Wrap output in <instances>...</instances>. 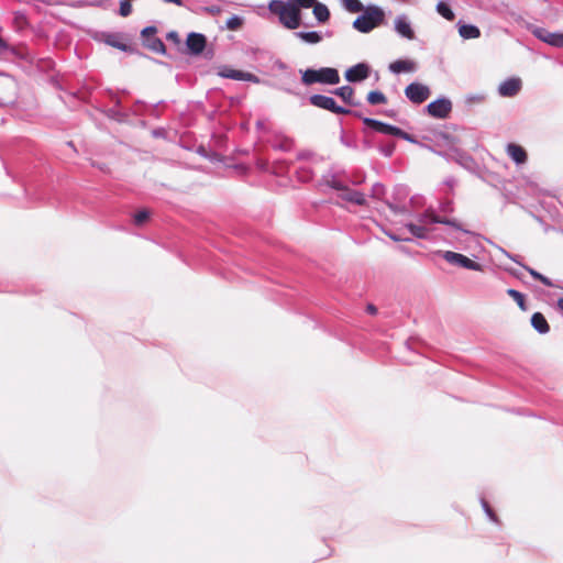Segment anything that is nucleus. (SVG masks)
<instances>
[{
    "label": "nucleus",
    "mask_w": 563,
    "mask_h": 563,
    "mask_svg": "<svg viewBox=\"0 0 563 563\" xmlns=\"http://www.w3.org/2000/svg\"><path fill=\"white\" fill-rule=\"evenodd\" d=\"M269 11L277 15L279 22L289 30H295L300 26L301 12L291 2H284L282 0H272L268 3Z\"/></svg>",
    "instance_id": "nucleus-1"
},
{
    "label": "nucleus",
    "mask_w": 563,
    "mask_h": 563,
    "mask_svg": "<svg viewBox=\"0 0 563 563\" xmlns=\"http://www.w3.org/2000/svg\"><path fill=\"white\" fill-rule=\"evenodd\" d=\"M385 20L384 11L376 5H368L363 10V14L353 22V27L362 33H368L375 27L382 25Z\"/></svg>",
    "instance_id": "nucleus-2"
},
{
    "label": "nucleus",
    "mask_w": 563,
    "mask_h": 563,
    "mask_svg": "<svg viewBox=\"0 0 563 563\" xmlns=\"http://www.w3.org/2000/svg\"><path fill=\"white\" fill-rule=\"evenodd\" d=\"M301 81L307 85L325 84L336 85L340 82V75L335 68L323 67L320 69H306L302 71Z\"/></svg>",
    "instance_id": "nucleus-3"
},
{
    "label": "nucleus",
    "mask_w": 563,
    "mask_h": 563,
    "mask_svg": "<svg viewBox=\"0 0 563 563\" xmlns=\"http://www.w3.org/2000/svg\"><path fill=\"white\" fill-rule=\"evenodd\" d=\"M406 97L416 104L423 103L431 95L428 86L420 82H411L405 88Z\"/></svg>",
    "instance_id": "nucleus-4"
},
{
    "label": "nucleus",
    "mask_w": 563,
    "mask_h": 563,
    "mask_svg": "<svg viewBox=\"0 0 563 563\" xmlns=\"http://www.w3.org/2000/svg\"><path fill=\"white\" fill-rule=\"evenodd\" d=\"M452 111V102L449 99H438L427 106L429 115L437 119H446Z\"/></svg>",
    "instance_id": "nucleus-5"
},
{
    "label": "nucleus",
    "mask_w": 563,
    "mask_h": 563,
    "mask_svg": "<svg viewBox=\"0 0 563 563\" xmlns=\"http://www.w3.org/2000/svg\"><path fill=\"white\" fill-rule=\"evenodd\" d=\"M443 257L450 264L459 265V266H462L464 268L472 269V271H482V265L479 263L468 258L467 256H465L463 254L446 251L443 254Z\"/></svg>",
    "instance_id": "nucleus-6"
},
{
    "label": "nucleus",
    "mask_w": 563,
    "mask_h": 563,
    "mask_svg": "<svg viewBox=\"0 0 563 563\" xmlns=\"http://www.w3.org/2000/svg\"><path fill=\"white\" fill-rule=\"evenodd\" d=\"M533 34L551 46L563 48V33L550 32L547 29L537 27L533 30Z\"/></svg>",
    "instance_id": "nucleus-7"
},
{
    "label": "nucleus",
    "mask_w": 563,
    "mask_h": 563,
    "mask_svg": "<svg viewBox=\"0 0 563 563\" xmlns=\"http://www.w3.org/2000/svg\"><path fill=\"white\" fill-rule=\"evenodd\" d=\"M218 75L223 78H230V79H234V80H245V81L258 82V78L255 75H253L251 73H245L242 70L232 69L227 66L221 67L218 71Z\"/></svg>",
    "instance_id": "nucleus-8"
},
{
    "label": "nucleus",
    "mask_w": 563,
    "mask_h": 563,
    "mask_svg": "<svg viewBox=\"0 0 563 563\" xmlns=\"http://www.w3.org/2000/svg\"><path fill=\"white\" fill-rule=\"evenodd\" d=\"M369 76V66L365 63L356 64L345 71V78L350 82H357Z\"/></svg>",
    "instance_id": "nucleus-9"
},
{
    "label": "nucleus",
    "mask_w": 563,
    "mask_h": 563,
    "mask_svg": "<svg viewBox=\"0 0 563 563\" xmlns=\"http://www.w3.org/2000/svg\"><path fill=\"white\" fill-rule=\"evenodd\" d=\"M207 44L206 36L200 33H190L187 36L186 46L192 55H199L203 52Z\"/></svg>",
    "instance_id": "nucleus-10"
},
{
    "label": "nucleus",
    "mask_w": 563,
    "mask_h": 563,
    "mask_svg": "<svg viewBox=\"0 0 563 563\" xmlns=\"http://www.w3.org/2000/svg\"><path fill=\"white\" fill-rule=\"evenodd\" d=\"M363 122L368 128H372L375 131L384 133V134H389V135L397 136L398 133H400V129L399 128L390 125V124H387V123H384V122H380V121L375 120V119L364 118Z\"/></svg>",
    "instance_id": "nucleus-11"
},
{
    "label": "nucleus",
    "mask_w": 563,
    "mask_h": 563,
    "mask_svg": "<svg viewBox=\"0 0 563 563\" xmlns=\"http://www.w3.org/2000/svg\"><path fill=\"white\" fill-rule=\"evenodd\" d=\"M419 222L420 223H426V224H427V222L442 223V224H446V225L453 227L455 229H461L460 224L456 222V220L441 218V217L437 216L434 213V211L431 210V209H428V210L424 211V213L420 217Z\"/></svg>",
    "instance_id": "nucleus-12"
},
{
    "label": "nucleus",
    "mask_w": 563,
    "mask_h": 563,
    "mask_svg": "<svg viewBox=\"0 0 563 563\" xmlns=\"http://www.w3.org/2000/svg\"><path fill=\"white\" fill-rule=\"evenodd\" d=\"M339 198H341L344 201L357 205V206H364L366 205V198L365 195L361 191L351 189L346 187L342 194H339Z\"/></svg>",
    "instance_id": "nucleus-13"
},
{
    "label": "nucleus",
    "mask_w": 563,
    "mask_h": 563,
    "mask_svg": "<svg viewBox=\"0 0 563 563\" xmlns=\"http://www.w3.org/2000/svg\"><path fill=\"white\" fill-rule=\"evenodd\" d=\"M521 81L517 78H510L499 86V93L504 97H512L519 92Z\"/></svg>",
    "instance_id": "nucleus-14"
},
{
    "label": "nucleus",
    "mask_w": 563,
    "mask_h": 563,
    "mask_svg": "<svg viewBox=\"0 0 563 563\" xmlns=\"http://www.w3.org/2000/svg\"><path fill=\"white\" fill-rule=\"evenodd\" d=\"M309 101L312 106L329 110L331 112L336 103L333 98L323 95H312L309 98Z\"/></svg>",
    "instance_id": "nucleus-15"
},
{
    "label": "nucleus",
    "mask_w": 563,
    "mask_h": 563,
    "mask_svg": "<svg viewBox=\"0 0 563 563\" xmlns=\"http://www.w3.org/2000/svg\"><path fill=\"white\" fill-rule=\"evenodd\" d=\"M508 155L515 161L517 164H525L527 162L528 155L526 150L515 143H510L507 145Z\"/></svg>",
    "instance_id": "nucleus-16"
},
{
    "label": "nucleus",
    "mask_w": 563,
    "mask_h": 563,
    "mask_svg": "<svg viewBox=\"0 0 563 563\" xmlns=\"http://www.w3.org/2000/svg\"><path fill=\"white\" fill-rule=\"evenodd\" d=\"M389 69L395 74L409 73L416 69V64L408 59H398L389 65Z\"/></svg>",
    "instance_id": "nucleus-17"
},
{
    "label": "nucleus",
    "mask_w": 563,
    "mask_h": 563,
    "mask_svg": "<svg viewBox=\"0 0 563 563\" xmlns=\"http://www.w3.org/2000/svg\"><path fill=\"white\" fill-rule=\"evenodd\" d=\"M531 324L539 333H547L550 330V325L541 312H534L531 317Z\"/></svg>",
    "instance_id": "nucleus-18"
},
{
    "label": "nucleus",
    "mask_w": 563,
    "mask_h": 563,
    "mask_svg": "<svg viewBox=\"0 0 563 563\" xmlns=\"http://www.w3.org/2000/svg\"><path fill=\"white\" fill-rule=\"evenodd\" d=\"M395 29L401 36L408 40H412L415 37V33L410 24L404 18H398L395 21Z\"/></svg>",
    "instance_id": "nucleus-19"
},
{
    "label": "nucleus",
    "mask_w": 563,
    "mask_h": 563,
    "mask_svg": "<svg viewBox=\"0 0 563 563\" xmlns=\"http://www.w3.org/2000/svg\"><path fill=\"white\" fill-rule=\"evenodd\" d=\"M459 34L465 40L478 38L481 36V31L475 25L462 24L459 27Z\"/></svg>",
    "instance_id": "nucleus-20"
},
{
    "label": "nucleus",
    "mask_w": 563,
    "mask_h": 563,
    "mask_svg": "<svg viewBox=\"0 0 563 563\" xmlns=\"http://www.w3.org/2000/svg\"><path fill=\"white\" fill-rule=\"evenodd\" d=\"M313 9V15L320 23H325L330 19V11L323 3L316 2Z\"/></svg>",
    "instance_id": "nucleus-21"
},
{
    "label": "nucleus",
    "mask_w": 563,
    "mask_h": 563,
    "mask_svg": "<svg viewBox=\"0 0 563 563\" xmlns=\"http://www.w3.org/2000/svg\"><path fill=\"white\" fill-rule=\"evenodd\" d=\"M333 93L335 96H339L342 98V100L347 104H354L353 98H354V89L350 86H343L340 88H336Z\"/></svg>",
    "instance_id": "nucleus-22"
},
{
    "label": "nucleus",
    "mask_w": 563,
    "mask_h": 563,
    "mask_svg": "<svg viewBox=\"0 0 563 563\" xmlns=\"http://www.w3.org/2000/svg\"><path fill=\"white\" fill-rule=\"evenodd\" d=\"M145 46L155 53H165V44L162 42V40L155 37L154 35L145 40Z\"/></svg>",
    "instance_id": "nucleus-23"
},
{
    "label": "nucleus",
    "mask_w": 563,
    "mask_h": 563,
    "mask_svg": "<svg viewBox=\"0 0 563 563\" xmlns=\"http://www.w3.org/2000/svg\"><path fill=\"white\" fill-rule=\"evenodd\" d=\"M407 228L410 231V233L416 238L424 239L428 235V230L426 228V223H420V224L408 223Z\"/></svg>",
    "instance_id": "nucleus-24"
},
{
    "label": "nucleus",
    "mask_w": 563,
    "mask_h": 563,
    "mask_svg": "<svg viewBox=\"0 0 563 563\" xmlns=\"http://www.w3.org/2000/svg\"><path fill=\"white\" fill-rule=\"evenodd\" d=\"M367 101L368 103L375 106V104H382V103H386L387 102V98L386 96L378 91V90H373V91H369L367 93Z\"/></svg>",
    "instance_id": "nucleus-25"
},
{
    "label": "nucleus",
    "mask_w": 563,
    "mask_h": 563,
    "mask_svg": "<svg viewBox=\"0 0 563 563\" xmlns=\"http://www.w3.org/2000/svg\"><path fill=\"white\" fill-rule=\"evenodd\" d=\"M298 37H300L302 41L310 43V44H317L319 43L322 37L318 32H298L296 34Z\"/></svg>",
    "instance_id": "nucleus-26"
},
{
    "label": "nucleus",
    "mask_w": 563,
    "mask_h": 563,
    "mask_svg": "<svg viewBox=\"0 0 563 563\" xmlns=\"http://www.w3.org/2000/svg\"><path fill=\"white\" fill-rule=\"evenodd\" d=\"M507 294L517 302L518 307L522 311H526L528 309L526 306L525 296L520 291L510 288L507 290Z\"/></svg>",
    "instance_id": "nucleus-27"
},
{
    "label": "nucleus",
    "mask_w": 563,
    "mask_h": 563,
    "mask_svg": "<svg viewBox=\"0 0 563 563\" xmlns=\"http://www.w3.org/2000/svg\"><path fill=\"white\" fill-rule=\"evenodd\" d=\"M437 11L448 21H453L455 18L454 12L451 10L448 3L439 2L437 5Z\"/></svg>",
    "instance_id": "nucleus-28"
},
{
    "label": "nucleus",
    "mask_w": 563,
    "mask_h": 563,
    "mask_svg": "<svg viewBox=\"0 0 563 563\" xmlns=\"http://www.w3.org/2000/svg\"><path fill=\"white\" fill-rule=\"evenodd\" d=\"M343 5L351 13L362 12L365 9L360 0H343Z\"/></svg>",
    "instance_id": "nucleus-29"
},
{
    "label": "nucleus",
    "mask_w": 563,
    "mask_h": 563,
    "mask_svg": "<svg viewBox=\"0 0 563 563\" xmlns=\"http://www.w3.org/2000/svg\"><path fill=\"white\" fill-rule=\"evenodd\" d=\"M526 271H528V273L537 280H540L543 285L548 286V287H552L553 284L552 282L543 276L542 274H540L539 272H537L536 269L529 267V266H523Z\"/></svg>",
    "instance_id": "nucleus-30"
},
{
    "label": "nucleus",
    "mask_w": 563,
    "mask_h": 563,
    "mask_svg": "<svg viewBox=\"0 0 563 563\" xmlns=\"http://www.w3.org/2000/svg\"><path fill=\"white\" fill-rule=\"evenodd\" d=\"M150 218V212L147 210H141V211H137L135 214H134V223L136 225H142L143 223H145Z\"/></svg>",
    "instance_id": "nucleus-31"
},
{
    "label": "nucleus",
    "mask_w": 563,
    "mask_h": 563,
    "mask_svg": "<svg viewBox=\"0 0 563 563\" xmlns=\"http://www.w3.org/2000/svg\"><path fill=\"white\" fill-rule=\"evenodd\" d=\"M243 24V21L241 18L234 15V16H231L228 21H227V27L229 30H232V31H235V30H239Z\"/></svg>",
    "instance_id": "nucleus-32"
},
{
    "label": "nucleus",
    "mask_w": 563,
    "mask_h": 563,
    "mask_svg": "<svg viewBox=\"0 0 563 563\" xmlns=\"http://www.w3.org/2000/svg\"><path fill=\"white\" fill-rule=\"evenodd\" d=\"M290 2L294 5H296L298 8V10H300L301 8H303V9L313 8L317 0H291Z\"/></svg>",
    "instance_id": "nucleus-33"
},
{
    "label": "nucleus",
    "mask_w": 563,
    "mask_h": 563,
    "mask_svg": "<svg viewBox=\"0 0 563 563\" xmlns=\"http://www.w3.org/2000/svg\"><path fill=\"white\" fill-rule=\"evenodd\" d=\"M327 185L335 190L339 191V194H342L343 190L347 187L345 186L342 181L335 179V178H332V179H329L327 180Z\"/></svg>",
    "instance_id": "nucleus-34"
},
{
    "label": "nucleus",
    "mask_w": 563,
    "mask_h": 563,
    "mask_svg": "<svg viewBox=\"0 0 563 563\" xmlns=\"http://www.w3.org/2000/svg\"><path fill=\"white\" fill-rule=\"evenodd\" d=\"M132 11V5L130 3V1L128 0H124V1H121L120 3V14L122 16H128Z\"/></svg>",
    "instance_id": "nucleus-35"
},
{
    "label": "nucleus",
    "mask_w": 563,
    "mask_h": 563,
    "mask_svg": "<svg viewBox=\"0 0 563 563\" xmlns=\"http://www.w3.org/2000/svg\"><path fill=\"white\" fill-rule=\"evenodd\" d=\"M483 507H484L487 516L490 518V520L498 523L499 522L498 517L495 514V511L490 508V506L488 505L487 501L483 500Z\"/></svg>",
    "instance_id": "nucleus-36"
},
{
    "label": "nucleus",
    "mask_w": 563,
    "mask_h": 563,
    "mask_svg": "<svg viewBox=\"0 0 563 563\" xmlns=\"http://www.w3.org/2000/svg\"><path fill=\"white\" fill-rule=\"evenodd\" d=\"M156 27L155 26H147L145 27L143 31H142V36L146 40V38H150L151 36L155 35L156 33Z\"/></svg>",
    "instance_id": "nucleus-37"
},
{
    "label": "nucleus",
    "mask_w": 563,
    "mask_h": 563,
    "mask_svg": "<svg viewBox=\"0 0 563 563\" xmlns=\"http://www.w3.org/2000/svg\"><path fill=\"white\" fill-rule=\"evenodd\" d=\"M397 136H398V137H400V139H404V140L408 141V142L416 143L415 137H413L411 134H409V133H407V132L402 131L401 129H400V133H398V135H397Z\"/></svg>",
    "instance_id": "nucleus-38"
},
{
    "label": "nucleus",
    "mask_w": 563,
    "mask_h": 563,
    "mask_svg": "<svg viewBox=\"0 0 563 563\" xmlns=\"http://www.w3.org/2000/svg\"><path fill=\"white\" fill-rule=\"evenodd\" d=\"M333 113L335 114H350L351 113V110L346 109V108H343V107H340L335 103L333 110H332Z\"/></svg>",
    "instance_id": "nucleus-39"
},
{
    "label": "nucleus",
    "mask_w": 563,
    "mask_h": 563,
    "mask_svg": "<svg viewBox=\"0 0 563 563\" xmlns=\"http://www.w3.org/2000/svg\"><path fill=\"white\" fill-rule=\"evenodd\" d=\"M108 43L110 45H112L113 47H117L119 49H122V51H126L128 49V46L121 42H118L115 40H108Z\"/></svg>",
    "instance_id": "nucleus-40"
},
{
    "label": "nucleus",
    "mask_w": 563,
    "mask_h": 563,
    "mask_svg": "<svg viewBox=\"0 0 563 563\" xmlns=\"http://www.w3.org/2000/svg\"><path fill=\"white\" fill-rule=\"evenodd\" d=\"M167 40L173 41L175 44H180L179 35L176 32H170L167 34Z\"/></svg>",
    "instance_id": "nucleus-41"
},
{
    "label": "nucleus",
    "mask_w": 563,
    "mask_h": 563,
    "mask_svg": "<svg viewBox=\"0 0 563 563\" xmlns=\"http://www.w3.org/2000/svg\"><path fill=\"white\" fill-rule=\"evenodd\" d=\"M366 311L371 314H376L377 313V308L372 305V303H368L367 307H366Z\"/></svg>",
    "instance_id": "nucleus-42"
},
{
    "label": "nucleus",
    "mask_w": 563,
    "mask_h": 563,
    "mask_svg": "<svg viewBox=\"0 0 563 563\" xmlns=\"http://www.w3.org/2000/svg\"><path fill=\"white\" fill-rule=\"evenodd\" d=\"M8 47L5 41L0 36V52Z\"/></svg>",
    "instance_id": "nucleus-43"
},
{
    "label": "nucleus",
    "mask_w": 563,
    "mask_h": 563,
    "mask_svg": "<svg viewBox=\"0 0 563 563\" xmlns=\"http://www.w3.org/2000/svg\"><path fill=\"white\" fill-rule=\"evenodd\" d=\"M165 2H172V3H175L177 5H181V0H164Z\"/></svg>",
    "instance_id": "nucleus-44"
},
{
    "label": "nucleus",
    "mask_w": 563,
    "mask_h": 563,
    "mask_svg": "<svg viewBox=\"0 0 563 563\" xmlns=\"http://www.w3.org/2000/svg\"><path fill=\"white\" fill-rule=\"evenodd\" d=\"M558 306L560 307V309L563 310V298H560L559 301H558Z\"/></svg>",
    "instance_id": "nucleus-45"
},
{
    "label": "nucleus",
    "mask_w": 563,
    "mask_h": 563,
    "mask_svg": "<svg viewBox=\"0 0 563 563\" xmlns=\"http://www.w3.org/2000/svg\"><path fill=\"white\" fill-rule=\"evenodd\" d=\"M390 238H391L393 240H395V241H398V240H399V239H398V238H396L395 235H390Z\"/></svg>",
    "instance_id": "nucleus-46"
}]
</instances>
